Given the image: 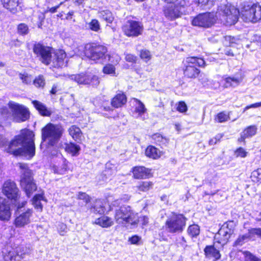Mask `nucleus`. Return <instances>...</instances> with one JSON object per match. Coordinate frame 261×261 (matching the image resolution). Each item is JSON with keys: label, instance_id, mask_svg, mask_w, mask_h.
Masks as SVG:
<instances>
[{"label": "nucleus", "instance_id": "nucleus-3", "mask_svg": "<svg viewBox=\"0 0 261 261\" xmlns=\"http://www.w3.org/2000/svg\"><path fill=\"white\" fill-rule=\"evenodd\" d=\"M7 106L0 105V122L6 120L11 117L13 121L22 122L30 118L29 109L23 105L10 101Z\"/></svg>", "mask_w": 261, "mask_h": 261}, {"label": "nucleus", "instance_id": "nucleus-36", "mask_svg": "<svg viewBox=\"0 0 261 261\" xmlns=\"http://www.w3.org/2000/svg\"><path fill=\"white\" fill-rule=\"evenodd\" d=\"M43 199V196L41 194L35 195L32 200V203L35 208L41 211L42 209V205L41 203V200Z\"/></svg>", "mask_w": 261, "mask_h": 261}, {"label": "nucleus", "instance_id": "nucleus-13", "mask_svg": "<svg viewBox=\"0 0 261 261\" xmlns=\"http://www.w3.org/2000/svg\"><path fill=\"white\" fill-rule=\"evenodd\" d=\"M122 29L124 34L127 36L137 37L141 34L143 27L140 22L128 20L122 26Z\"/></svg>", "mask_w": 261, "mask_h": 261}, {"label": "nucleus", "instance_id": "nucleus-32", "mask_svg": "<svg viewBox=\"0 0 261 261\" xmlns=\"http://www.w3.org/2000/svg\"><path fill=\"white\" fill-rule=\"evenodd\" d=\"M65 150L68 153H70L73 156H76L79 154L81 150L80 147L73 143L65 144Z\"/></svg>", "mask_w": 261, "mask_h": 261}, {"label": "nucleus", "instance_id": "nucleus-27", "mask_svg": "<svg viewBox=\"0 0 261 261\" xmlns=\"http://www.w3.org/2000/svg\"><path fill=\"white\" fill-rule=\"evenodd\" d=\"M95 223L102 227H109L112 226L114 224L112 219L107 216H103L96 219Z\"/></svg>", "mask_w": 261, "mask_h": 261}, {"label": "nucleus", "instance_id": "nucleus-40", "mask_svg": "<svg viewBox=\"0 0 261 261\" xmlns=\"http://www.w3.org/2000/svg\"><path fill=\"white\" fill-rule=\"evenodd\" d=\"M106 60H104V61H108L112 63L113 65H117V64H118L120 60V57L116 54H113L112 55L106 54Z\"/></svg>", "mask_w": 261, "mask_h": 261}, {"label": "nucleus", "instance_id": "nucleus-42", "mask_svg": "<svg viewBox=\"0 0 261 261\" xmlns=\"http://www.w3.org/2000/svg\"><path fill=\"white\" fill-rule=\"evenodd\" d=\"M103 72L105 74L115 75V67L114 65L111 64H107L103 68Z\"/></svg>", "mask_w": 261, "mask_h": 261}, {"label": "nucleus", "instance_id": "nucleus-23", "mask_svg": "<svg viewBox=\"0 0 261 261\" xmlns=\"http://www.w3.org/2000/svg\"><path fill=\"white\" fill-rule=\"evenodd\" d=\"M127 98L125 95L123 93H118L113 98H112L111 105L114 108L121 107L125 104Z\"/></svg>", "mask_w": 261, "mask_h": 261}, {"label": "nucleus", "instance_id": "nucleus-1", "mask_svg": "<svg viewBox=\"0 0 261 261\" xmlns=\"http://www.w3.org/2000/svg\"><path fill=\"white\" fill-rule=\"evenodd\" d=\"M34 134L29 129L21 131L19 135L9 143L7 151L15 156H22L31 159L35 154Z\"/></svg>", "mask_w": 261, "mask_h": 261}, {"label": "nucleus", "instance_id": "nucleus-39", "mask_svg": "<svg viewBox=\"0 0 261 261\" xmlns=\"http://www.w3.org/2000/svg\"><path fill=\"white\" fill-rule=\"evenodd\" d=\"M34 85L37 88L44 87L45 85V81L44 76L42 75H39L33 81Z\"/></svg>", "mask_w": 261, "mask_h": 261}, {"label": "nucleus", "instance_id": "nucleus-64", "mask_svg": "<svg viewBox=\"0 0 261 261\" xmlns=\"http://www.w3.org/2000/svg\"><path fill=\"white\" fill-rule=\"evenodd\" d=\"M255 39L257 45L261 46V35L256 36Z\"/></svg>", "mask_w": 261, "mask_h": 261}, {"label": "nucleus", "instance_id": "nucleus-21", "mask_svg": "<svg viewBox=\"0 0 261 261\" xmlns=\"http://www.w3.org/2000/svg\"><path fill=\"white\" fill-rule=\"evenodd\" d=\"M257 129V127L255 125L248 126L240 134L241 136L238 139V141L245 142V139L251 138L254 136L256 134Z\"/></svg>", "mask_w": 261, "mask_h": 261}, {"label": "nucleus", "instance_id": "nucleus-56", "mask_svg": "<svg viewBox=\"0 0 261 261\" xmlns=\"http://www.w3.org/2000/svg\"><path fill=\"white\" fill-rule=\"evenodd\" d=\"M63 4L62 2L60 3L58 5L53 7H47L46 10V12H50L51 13H54L57 11L58 9L60 7V6Z\"/></svg>", "mask_w": 261, "mask_h": 261}, {"label": "nucleus", "instance_id": "nucleus-6", "mask_svg": "<svg viewBox=\"0 0 261 261\" xmlns=\"http://www.w3.org/2000/svg\"><path fill=\"white\" fill-rule=\"evenodd\" d=\"M184 74L185 77L190 79H195L200 73V70L197 67H203L205 62L203 59L195 57H189L183 61Z\"/></svg>", "mask_w": 261, "mask_h": 261}, {"label": "nucleus", "instance_id": "nucleus-10", "mask_svg": "<svg viewBox=\"0 0 261 261\" xmlns=\"http://www.w3.org/2000/svg\"><path fill=\"white\" fill-rule=\"evenodd\" d=\"M216 21L213 13H200L195 17L192 21L193 25L201 28H208L214 24Z\"/></svg>", "mask_w": 261, "mask_h": 261}, {"label": "nucleus", "instance_id": "nucleus-46", "mask_svg": "<svg viewBox=\"0 0 261 261\" xmlns=\"http://www.w3.org/2000/svg\"><path fill=\"white\" fill-rule=\"evenodd\" d=\"M18 33L22 35H25L29 33V28L27 24L20 23L17 27Z\"/></svg>", "mask_w": 261, "mask_h": 261}, {"label": "nucleus", "instance_id": "nucleus-49", "mask_svg": "<svg viewBox=\"0 0 261 261\" xmlns=\"http://www.w3.org/2000/svg\"><path fill=\"white\" fill-rule=\"evenodd\" d=\"M176 109L180 113H185L188 110V107L186 103L181 101L178 102Z\"/></svg>", "mask_w": 261, "mask_h": 261}, {"label": "nucleus", "instance_id": "nucleus-61", "mask_svg": "<svg viewBox=\"0 0 261 261\" xmlns=\"http://www.w3.org/2000/svg\"><path fill=\"white\" fill-rule=\"evenodd\" d=\"M26 203V201H23L21 202L20 201L18 202V203L16 204L18 213H19V210L24 207Z\"/></svg>", "mask_w": 261, "mask_h": 261}, {"label": "nucleus", "instance_id": "nucleus-55", "mask_svg": "<svg viewBox=\"0 0 261 261\" xmlns=\"http://www.w3.org/2000/svg\"><path fill=\"white\" fill-rule=\"evenodd\" d=\"M58 229L60 234L61 236H64L65 233L66 232V225L63 223H61L59 225Z\"/></svg>", "mask_w": 261, "mask_h": 261}, {"label": "nucleus", "instance_id": "nucleus-4", "mask_svg": "<svg viewBox=\"0 0 261 261\" xmlns=\"http://www.w3.org/2000/svg\"><path fill=\"white\" fill-rule=\"evenodd\" d=\"M18 166L21 170L20 180L21 188L24 191L27 196L30 198L37 188L33 178V173L27 164L19 163Z\"/></svg>", "mask_w": 261, "mask_h": 261}, {"label": "nucleus", "instance_id": "nucleus-7", "mask_svg": "<svg viewBox=\"0 0 261 261\" xmlns=\"http://www.w3.org/2000/svg\"><path fill=\"white\" fill-rule=\"evenodd\" d=\"M187 219L182 215L172 213L165 222V228L171 233H180L184 230Z\"/></svg>", "mask_w": 261, "mask_h": 261}, {"label": "nucleus", "instance_id": "nucleus-15", "mask_svg": "<svg viewBox=\"0 0 261 261\" xmlns=\"http://www.w3.org/2000/svg\"><path fill=\"white\" fill-rule=\"evenodd\" d=\"M3 194L9 199L17 201L19 197V190L16 183L10 179L6 181L3 187Z\"/></svg>", "mask_w": 261, "mask_h": 261}, {"label": "nucleus", "instance_id": "nucleus-43", "mask_svg": "<svg viewBox=\"0 0 261 261\" xmlns=\"http://www.w3.org/2000/svg\"><path fill=\"white\" fill-rule=\"evenodd\" d=\"M88 28L92 31L98 32L100 29V27L98 21L95 19H92L88 23Z\"/></svg>", "mask_w": 261, "mask_h": 261}, {"label": "nucleus", "instance_id": "nucleus-52", "mask_svg": "<svg viewBox=\"0 0 261 261\" xmlns=\"http://www.w3.org/2000/svg\"><path fill=\"white\" fill-rule=\"evenodd\" d=\"M125 59L127 62L134 63L136 62L137 57L134 55L127 54H125Z\"/></svg>", "mask_w": 261, "mask_h": 261}, {"label": "nucleus", "instance_id": "nucleus-22", "mask_svg": "<svg viewBox=\"0 0 261 261\" xmlns=\"http://www.w3.org/2000/svg\"><path fill=\"white\" fill-rule=\"evenodd\" d=\"M33 106L39 112V114L43 116H50L52 113V111L50 108H48L44 104L38 100L32 101Z\"/></svg>", "mask_w": 261, "mask_h": 261}, {"label": "nucleus", "instance_id": "nucleus-20", "mask_svg": "<svg viewBox=\"0 0 261 261\" xmlns=\"http://www.w3.org/2000/svg\"><path fill=\"white\" fill-rule=\"evenodd\" d=\"M151 170L144 166L135 167L133 168V173L135 178H146L150 176Z\"/></svg>", "mask_w": 261, "mask_h": 261}, {"label": "nucleus", "instance_id": "nucleus-58", "mask_svg": "<svg viewBox=\"0 0 261 261\" xmlns=\"http://www.w3.org/2000/svg\"><path fill=\"white\" fill-rule=\"evenodd\" d=\"M140 238L137 236H134L129 239V241L133 244H136L140 241Z\"/></svg>", "mask_w": 261, "mask_h": 261}, {"label": "nucleus", "instance_id": "nucleus-44", "mask_svg": "<svg viewBox=\"0 0 261 261\" xmlns=\"http://www.w3.org/2000/svg\"><path fill=\"white\" fill-rule=\"evenodd\" d=\"M19 77L22 81L23 84L29 85L32 81V78L31 75L28 73H19Z\"/></svg>", "mask_w": 261, "mask_h": 261}, {"label": "nucleus", "instance_id": "nucleus-48", "mask_svg": "<svg viewBox=\"0 0 261 261\" xmlns=\"http://www.w3.org/2000/svg\"><path fill=\"white\" fill-rule=\"evenodd\" d=\"M225 40L226 44L230 46H233V44L237 43V41H239V40L236 39L235 37H231L230 36H225Z\"/></svg>", "mask_w": 261, "mask_h": 261}, {"label": "nucleus", "instance_id": "nucleus-9", "mask_svg": "<svg viewBox=\"0 0 261 261\" xmlns=\"http://www.w3.org/2000/svg\"><path fill=\"white\" fill-rule=\"evenodd\" d=\"M107 48L106 46L95 43H88L84 47L85 56L91 60H106Z\"/></svg>", "mask_w": 261, "mask_h": 261}, {"label": "nucleus", "instance_id": "nucleus-25", "mask_svg": "<svg viewBox=\"0 0 261 261\" xmlns=\"http://www.w3.org/2000/svg\"><path fill=\"white\" fill-rule=\"evenodd\" d=\"M151 138L155 144L162 147L167 146L169 143V139L160 133H155L151 136Z\"/></svg>", "mask_w": 261, "mask_h": 261}, {"label": "nucleus", "instance_id": "nucleus-35", "mask_svg": "<svg viewBox=\"0 0 261 261\" xmlns=\"http://www.w3.org/2000/svg\"><path fill=\"white\" fill-rule=\"evenodd\" d=\"M216 0H198L197 6L202 9H210L215 4Z\"/></svg>", "mask_w": 261, "mask_h": 261}, {"label": "nucleus", "instance_id": "nucleus-24", "mask_svg": "<svg viewBox=\"0 0 261 261\" xmlns=\"http://www.w3.org/2000/svg\"><path fill=\"white\" fill-rule=\"evenodd\" d=\"M204 252L207 258L213 257L215 258V261L221 257L219 251L214 246H206L204 249Z\"/></svg>", "mask_w": 261, "mask_h": 261}, {"label": "nucleus", "instance_id": "nucleus-33", "mask_svg": "<svg viewBox=\"0 0 261 261\" xmlns=\"http://www.w3.org/2000/svg\"><path fill=\"white\" fill-rule=\"evenodd\" d=\"M226 87H235L238 86L242 81V79L239 77H227L225 79Z\"/></svg>", "mask_w": 261, "mask_h": 261}, {"label": "nucleus", "instance_id": "nucleus-19", "mask_svg": "<svg viewBox=\"0 0 261 261\" xmlns=\"http://www.w3.org/2000/svg\"><path fill=\"white\" fill-rule=\"evenodd\" d=\"M3 7L13 13L21 10L22 0H1Z\"/></svg>", "mask_w": 261, "mask_h": 261}, {"label": "nucleus", "instance_id": "nucleus-2", "mask_svg": "<svg viewBox=\"0 0 261 261\" xmlns=\"http://www.w3.org/2000/svg\"><path fill=\"white\" fill-rule=\"evenodd\" d=\"M53 48L40 43H35L33 51L39 60L45 65H50L54 68H62L67 65L66 54L60 49L53 53Z\"/></svg>", "mask_w": 261, "mask_h": 261}, {"label": "nucleus", "instance_id": "nucleus-54", "mask_svg": "<svg viewBox=\"0 0 261 261\" xmlns=\"http://www.w3.org/2000/svg\"><path fill=\"white\" fill-rule=\"evenodd\" d=\"M77 196L79 199L84 200L86 203L90 201L89 196L85 193L80 192Z\"/></svg>", "mask_w": 261, "mask_h": 261}, {"label": "nucleus", "instance_id": "nucleus-34", "mask_svg": "<svg viewBox=\"0 0 261 261\" xmlns=\"http://www.w3.org/2000/svg\"><path fill=\"white\" fill-rule=\"evenodd\" d=\"M153 183L149 181H140L135 187V188L139 191L146 192L148 191L152 188Z\"/></svg>", "mask_w": 261, "mask_h": 261}, {"label": "nucleus", "instance_id": "nucleus-38", "mask_svg": "<svg viewBox=\"0 0 261 261\" xmlns=\"http://www.w3.org/2000/svg\"><path fill=\"white\" fill-rule=\"evenodd\" d=\"M245 261H261V259L257 257L248 251H243Z\"/></svg>", "mask_w": 261, "mask_h": 261}, {"label": "nucleus", "instance_id": "nucleus-60", "mask_svg": "<svg viewBox=\"0 0 261 261\" xmlns=\"http://www.w3.org/2000/svg\"><path fill=\"white\" fill-rule=\"evenodd\" d=\"M261 107V101L260 102L255 103L252 104L250 106H247L245 108V110H248L250 108H257V107Z\"/></svg>", "mask_w": 261, "mask_h": 261}, {"label": "nucleus", "instance_id": "nucleus-50", "mask_svg": "<svg viewBox=\"0 0 261 261\" xmlns=\"http://www.w3.org/2000/svg\"><path fill=\"white\" fill-rule=\"evenodd\" d=\"M248 239V237L246 235H243L240 236L234 242L235 246H241L244 243L246 240Z\"/></svg>", "mask_w": 261, "mask_h": 261}, {"label": "nucleus", "instance_id": "nucleus-53", "mask_svg": "<svg viewBox=\"0 0 261 261\" xmlns=\"http://www.w3.org/2000/svg\"><path fill=\"white\" fill-rule=\"evenodd\" d=\"M223 135L222 134H217L214 138L211 139L209 141V144L210 145H213L216 144L218 141H219L222 138Z\"/></svg>", "mask_w": 261, "mask_h": 261}, {"label": "nucleus", "instance_id": "nucleus-29", "mask_svg": "<svg viewBox=\"0 0 261 261\" xmlns=\"http://www.w3.org/2000/svg\"><path fill=\"white\" fill-rule=\"evenodd\" d=\"M145 154L146 156L153 159L160 158L161 155L160 151L153 146H149L146 148Z\"/></svg>", "mask_w": 261, "mask_h": 261}, {"label": "nucleus", "instance_id": "nucleus-26", "mask_svg": "<svg viewBox=\"0 0 261 261\" xmlns=\"http://www.w3.org/2000/svg\"><path fill=\"white\" fill-rule=\"evenodd\" d=\"M133 100L135 102L134 112L137 114V117H142L143 115L147 112V109L140 100L136 98H134Z\"/></svg>", "mask_w": 261, "mask_h": 261}, {"label": "nucleus", "instance_id": "nucleus-17", "mask_svg": "<svg viewBox=\"0 0 261 261\" xmlns=\"http://www.w3.org/2000/svg\"><path fill=\"white\" fill-rule=\"evenodd\" d=\"M33 211L28 209L25 212L19 214L15 218L14 224L17 227H24L31 222V218L32 216Z\"/></svg>", "mask_w": 261, "mask_h": 261}, {"label": "nucleus", "instance_id": "nucleus-16", "mask_svg": "<svg viewBox=\"0 0 261 261\" xmlns=\"http://www.w3.org/2000/svg\"><path fill=\"white\" fill-rule=\"evenodd\" d=\"M232 233L233 230L228 227V224L225 223L215 235V240H217V242L223 246L227 243Z\"/></svg>", "mask_w": 261, "mask_h": 261}, {"label": "nucleus", "instance_id": "nucleus-18", "mask_svg": "<svg viewBox=\"0 0 261 261\" xmlns=\"http://www.w3.org/2000/svg\"><path fill=\"white\" fill-rule=\"evenodd\" d=\"M11 216L10 206L6 200L0 198V220L8 221Z\"/></svg>", "mask_w": 261, "mask_h": 261}, {"label": "nucleus", "instance_id": "nucleus-31", "mask_svg": "<svg viewBox=\"0 0 261 261\" xmlns=\"http://www.w3.org/2000/svg\"><path fill=\"white\" fill-rule=\"evenodd\" d=\"M91 211L95 214H103L106 208L102 201L100 200H96L91 207Z\"/></svg>", "mask_w": 261, "mask_h": 261}, {"label": "nucleus", "instance_id": "nucleus-59", "mask_svg": "<svg viewBox=\"0 0 261 261\" xmlns=\"http://www.w3.org/2000/svg\"><path fill=\"white\" fill-rule=\"evenodd\" d=\"M54 172L55 173H57L59 174H65L66 172L65 171V169H63L61 167L60 168H56L54 167Z\"/></svg>", "mask_w": 261, "mask_h": 261}, {"label": "nucleus", "instance_id": "nucleus-8", "mask_svg": "<svg viewBox=\"0 0 261 261\" xmlns=\"http://www.w3.org/2000/svg\"><path fill=\"white\" fill-rule=\"evenodd\" d=\"M115 219L118 224L132 225L138 222L137 214L134 213L128 205H123L115 211Z\"/></svg>", "mask_w": 261, "mask_h": 261}, {"label": "nucleus", "instance_id": "nucleus-57", "mask_svg": "<svg viewBox=\"0 0 261 261\" xmlns=\"http://www.w3.org/2000/svg\"><path fill=\"white\" fill-rule=\"evenodd\" d=\"M112 108H113V107L112 106V105L110 106V105H108L107 104H103L100 107V109L101 111L103 110V111L110 112V111H113V109Z\"/></svg>", "mask_w": 261, "mask_h": 261}, {"label": "nucleus", "instance_id": "nucleus-30", "mask_svg": "<svg viewBox=\"0 0 261 261\" xmlns=\"http://www.w3.org/2000/svg\"><path fill=\"white\" fill-rule=\"evenodd\" d=\"M98 17L108 23H112L114 20V16L112 12L109 10L99 11L98 13Z\"/></svg>", "mask_w": 261, "mask_h": 261}, {"label": "nucleus", "instance_id": "nucleus-12", "mask_svg": "<svg viewBox=\"0 0 261 261\" xmlns=\"http://www.w3.org/2000/svg\"><path fill=\"white\" fill-rule=\"evenodd\" d=\"M242 13L249 21L256 22L261 19V6L257 4L244 5Z\"/></svg>", "mask_w": 261, "mask_h": 261}, {"label": "nucleus", "instance_id": "nucleus-63", "mask_svg": "<svg viewBox=\"0 0 261 261\" xmlns=\"http://www.w3.org/2000/svg\"><path fill=\"white\" fill-rule=\"evenodd\" d=\"M254 175H256L258 178L261 179V169H258L253 172Z\"/></svg>", "mask_w": 261, "mask_h": 261}, {"label": "nucleus", "instance_id": "nucleus-37", "mask_svg": "<svg viewBox=\"0 0 261 261\" xmlns=\"http://www.w3.org/2000/svg\"><path fill=\"white\" fill-rule=\"evenodd\" d=\"M187 232L191 237H196L200 232L199 227L196 224L191 225L189 226Z\"/></svg>", "mask_w": 261, "mask_h": 261}, {"label": "nucleus", "instance_id": "nucleus-47", "mask_svg": "<svg viewBox=\"0 0 261 261\" xmlns=\"http://www.w3.org/2000/svg\"><path fill=\"white\" fill-rule=\"evenodd\" d=\"M140 57L146 62L150 60L151 58L150 53L147 50H142L140 52Z\"/></svg>", "mask_w": 261, "mask_h": 261}, {"label": "nucleus", "instance_id": "nucleus-41", "mask_svg": "<svg viewBox=\"0 0 261 261\" xmlns=\"http://www.w3.org/2000/svg\"><path fill=\"white\" fill-rule=\"evenodd\" d=\"M14 251L16 253V256L15 257L18 256L21 258H23L24 256L27 253V249L22 246H18L15 249Z\"/></svg>", "mask_w": 261, "mask_h": 261}, {"label": "nucleus", "instance_id": "nucleus-14", "mask_svg": "<svg viewBox=\"0 0 261 261\" xmlns=\"http://www.w3.org/2000/svg\"><path fill=\"white\" fill-rule=\"evenodd\" d=\"M185 5L186 2L184 1L176 5H171L166 7L164 10L165 17L171 20L180 17L185 12Z\"/></svg>", "mask_w": 261, "mask_h": 261}, {"label": "nucleus", "instance_id": "nucleus-28", "mask_svg": "<svg viewBox=\"0 0 261 261\" xmlns=\"http://www.w3.org/2000/svg\"><path fill=\"white\" fill-rule=\"evenodd\" d=\"M68 132L69 135L75 141H81L82 133L79 127H77L74 125H72L69 128Z\"/></svg>", "mask_w": 261, "mask_h": 261}, {"label": "nucleus", "instance_id": "nucleus-11", "mask_svg": "<svg viewBox=\"0 0 261 261\" xmlns=\"http://www.w3.org/2000/svg\"><path fill=\"white\" fill-rule=\"evenodd\" d=\"M71 79L79 84L90 85L93 87L97 86L99 84L98 77L91 73H81L72 75Z\"/></svg>", "mask_w": 261, "mask_h": 261}, {"label": "nucleus", "instance_id": "nucleus-5", "mask_svg": "<svg viewBox=\"0 0 261 261\" xmlns=\"http://www.w3.org/2000/svg\"><path fill=\"white\" fill-rule=\"evenodd\" d=\"M63 132L61 125L49 123L42 129V140L47 141L48 146H54L58 143Z\"/></svg>", "mask_w": 261, "mask_h": 261}, {"label": "nucleus", "instance_id": "nucleus-62", "mask_svg": "<svg viewBox=\"0 0 261 261\" xmlns=\"http://www.w3.org/2000/svg\"><path fill=\"white\" fill-rule=\"evenodd\" d=\"M252 233L256 234L261 239V228H255L252 230Z\"/></svg>", "mask_w": 261, "mask_h": 261}, {"label": "nucleus", "instance_id": "nucleus-45", "mask_svg": "<svg viewBox=\"0 0 261 261\" xmlns=\"http://www.w3.org/2000/svg\"><path fill=\"white\" fill-rule=\"evenodd\" d=\"M229 118V115L224 112H220L217 115L216 119L218 122H225Z\"/></svg>", "mask_w": 261, "mask_h": 261}, {"label": "nucleus", "instance_id": "nucleus-51", "mask_svg": "<svg viewBox=\"0 0 261 261\" xmlns=\"http://www.w3.org/2000/svg\"><path fill=\"white\" fill-rule=\"evenodd\" d=\"M247 154V152H246L245 149L242 147H240L236 150L235 151V155L236 156H240L241 158H244L246 156Z\"/></svg>", "mask_w": 261, "mask_h": 261}]
</instances>
